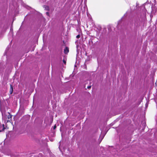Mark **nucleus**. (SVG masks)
Returning a JSON list of instances; mask_svg holds the SVG:
<instances>
[{
	"instance_id": "13",
	"label": "nucleus",
	"mask_w": 157,
	"mask_h": 157,
	"mask_svg": "<svg viewBox=\"0 0 157 157\" xmlns=\"http://www.w3.org/2000/svg\"><path fill=\"white\" fill-rule=\"evenodd\" d=\"M120 21H119V23H118V25H119V23H120Z\"/></svg>"
},
{
	"instance_id": "14",
	"label": "nucleus",
	"mask_w": 157,
	"mask_h": 157,
	"mask_svg": "<svg viewBox=\"0 0 157 157\" xmlns=\"http://www.w3.org/2000/svg\"><path fill=\"white\" fill-rule=\"evenodd\" d=\"M103 137H104V136L103 137H102L101 139H102L103 138Z\"/></svg>"
},
{
	"instance_id": "7",
	"label": "nucleus",
	"mask_w": 157,
	"mask_h": 157,
	"mask_svg": "<svg viewBox=\"0 0 157 157\" xmlns=\"http://www.w3.org/2000/svg\"><path fill=\"white\" fill-rule=\"evenodd\" d=\"M78 47H79L78 44H76V48L77 49V51H78Z\"/></svg>"
},
{
	"instance_id": "1",
	"label": "nucleus",
	"mask_w": 157,
	"mask_h": 157,
	"mask_svg": "<svg viewBox=\"0 0 157 157\" xmlns=\"http://www.w3.org/2000/svg\"><path fill=\"white\" fill-rule=\"evenodd\" d=\"M69 51V48L67 47H66L64 50V53L67 54Z\"/></svg>"
},
{
	"instance_id": "11",
	"label": "nucleus",
	"mask_w": 157,
	"mask_h": 157,
	"mask_svg": "<svg viewBox=\"0 0 157 157\" xmlns=\"http://www.w3.org/2000/svg\"><path fill=\"white\" fill-rule=\"evenodd\" d=\"M46 15H47L48 16V15H49V13H48V12H47L46 13Z\"/></svg>"
},
{
	"instance_id": "12",
	"label": "nucleus",
	"mask_w": 157,
	"mask_h": 157,
	"mask_svg": "<svg viewBox=\"0 0 157 157\" xmlns=\"http://www.w3.org/2000/svg\"><path fill=\"white\" fill-rule=\"evenodd\" d=\"M56 127V125H55L54 126V127H53V128H54V129H55Z\"/></svg>"
},
{
	"instance_id": "15",
	"label": "nucleus",
	"mask_w": 157,
	"mask_h": 157,
	"mask_svg": "<svg viewBox=\"0 0 157 157\" xmlns=\"http://www.w3.org/2000/svg\"><path fill=\"white\" fill-rule=\"evenodd\" d=\"M109 147H110V146H109ZM111 147H112V146H111Z\"/></svg>"
},
{
	"instance_id": "6",
	"label": "nucleus",
	"mask_w": 157,
	"mask_h": 157,
	"mask_svg": "<svg viewBox=\"0 0 157 157\" xmlns=\"http://www.w3.org/2000/svg\"><path fill=\"white\" fill-rule=\"evenodd\" d=\"M25 8H27L28 9H29L30 8H31V7H30L28 6L25 5Z\"/></svg>"
},
{
	"instance_id": "3",
	"label": "nucleus",
	"mask_w": 157,
	"mask_h": 157,
	"mask_svg": "<svg viewBox=\"0 0 157 157\" xmlns=\"http://www.w3.org/2000/svg\"><path fill=\"white\" fill-rule=\"evenodd\" d=\"M96 28L98 29V30H96V31L98 32L100 31L101 29V26L100 25H98L96 26Z\"/></svg>"
},
{
	"instance_id": "2",
	"label": "nucleus",
	"mask_w": 157,
	"mask_h": 157,
	"mask_svg": "<svg viewBox=\"0 0 157 157\" xmlns=\"http://www.w3.org/2000/svg\"><path fill=\"white\" fill-rule=\"evenodd\" d=\"M13 92V87L12 85H10V94H12Z\"/></svg>"
},
{
	"instance_id": "10",
	"label": "nucleus",
	"mask_w": 157,
	"mask_h": 157,
	"mask_svg": "<svg viewBox=\"0 0 157 157\" xmlns=\"http://www.w3.org/2000/svg\"><path fill=\"white\" fill-rule=\"evenodd\" d=\"M63 63H64V64H66V61L64 59L63 60Z\"/></svg>"
},
{
	"instance_id": "16",
	"label": "nucleus",
	"mask_w": 157,
	"mask_h": 157,
	"mask_svg": "<svg viewBox=\"0 0 157 157\" xmlns=\"http://www.w3.org/2000/svg\"><path fill=\"white\" fill-rule=\"evenodd\" d=\"M157 84V82H156V83H155V84Z\"/></svg>"
},
{
	"instance_id": "5",
	"label": "nucleus",
	"mask_w": 157,
	"mask_h": 157,
	"mask_svg": "<svg viewBox=\"0 0 157 157\" xmlns=\"http://www.w3.org/2000/svg\"><path fill=\"white\" fill-rule=\"evenodd\" d=\"M9 115L8 116V119H11L12 118V116L9 113H8Z\"/></svg>"
},
{
	"instance_id": "4",
	"label": "nucleus",
	"mask_w": 157,
	"mask_h": 157,
	"mask_svg": "<svg viewBox=\"0 0 157 157\" xmlns=\"http://www.w3.org/2000/svg\"><path fill=\"white\" fill-rule=\"evenodd\" d=\"M44 8H45V9L46 10L48 11L49 10V8L48 6H44Z\"/></svg>"
},
{
	"instance_id": "9",
	"label": "nucleus",
	"mask_w": 157,
	"mask_h": 157,
	"mask_svg": "<svg viewBox=\"0 0 157 157\" xmlns=\"http://www.w3.org/2000/svg\"><path fill=\"white\" fill-rule=\"evenodd\" d=\"M91 86H88L87 88L88 89H89L91 88Z\"/></svg>"
},
{
	"instance_id": "17",
	"label": "nucleus",
	"mask_w": 157,
	"mask_h": 157,
	"mask_svg": "<svg viewBox=\"0 0 157 157\" xmlns=\"http://www.w3.org/2000/svg\"><path fill=\"white\" fill-rule=\"evenodd\" d=\"M123 17L122 18H121V20L123 19Z\"/></svg>"
},
{
	"instance_id": "8",
	"label": "nucleus",
	"mask_w": 157,
	"mask_h": 157,
	"mask_svg": "<svg viewBox=\"0 0 157 157\" xmlns=\"http://www.w3.org/2000/svg\"><path fill=\"white\" fill-rule=\"evenodd\" d=\"M80 37V36L79 35H78L76 36V38H78Z\"/></svg>"
}]
</instances>
